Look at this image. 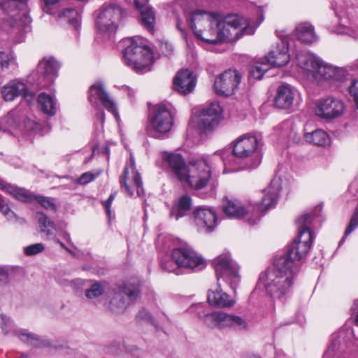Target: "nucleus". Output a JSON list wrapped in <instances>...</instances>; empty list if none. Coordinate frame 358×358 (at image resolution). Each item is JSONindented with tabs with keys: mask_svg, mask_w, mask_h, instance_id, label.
Listing matches in <instances>:
<instances>
[{
	"mask_svg": "<svg viewBox=\"0 0 358 358\" xmlns=\"http://www.w3.org/2000/svg\"><path fill=\"white\" fill-rule=\"evenodd\" d=\"M315 217V210L296 219L297 239L289 246L287 253L275 259L272 268L261 274L260 282L272 297L281 298L293 287L301 262L306 257L313 241L311 226Z\"/></svg>",
	"mask_w": 358,
	"mask_h": 358,
	"instance_id": "f257e3e1",
	"label": "nucleus"
},
{
	"mask_svg": "<svg viewBox=\"0 0 358 358\" xmlns=\"http://www.w3.org/2000/svg\"><path fill=\"white\" fill-rule=\"evenodd\" d=\"M164 159L179 180L186 182L195 189H201L208 185L215 169L213 157L193 159L188 166L180 154L166 153Z\"/></svg>",
	"mask_w": 358,
	"mask_h": 358,
	"instance_id": "f03ea898",
	"label": "nucleus"
},
{
	"mask_svg": "<svg viewBox=\"0 0 358 358\" xmlns=\"http://www.w3.org/2000/svg\"><path fill=\"white\" fill-rule=\"evenodd\" d=\"M217 280V288L215 291H210L208 295L210 304L218 307H231L235 301L230 299L227 294L222 292L221 280L226 282L236 292V287L241 281L239 266L229 254H224L217 257L213 261Z\"/></svg>",
	"mask_w": 358,
	"mask_h": 358,
	"instance_id": "7ed1b4c3",
	"label": "nucleus"
},
{
	"mask_svg": "<svg viewBox=\"0 0 358 358\" xmlns=\"http://www.w3.org/2000/svg\"><path fill=\"white\" fill-rule=\"evenodd\" d=\"M281 187L280 178L275 176L264 190L261 203L257 206L250 205L245 209L239 201L226 199L223 201V210L229 217L241 218L244 215H251L252 218H249L248 222L251 224H255L262 217V213L275 206Z\"/></svg>",
	"mask_w": 358,
	"mask_h": 358,
	"instance_id": "20e7f679",
	"label": "nucleus"
},
{
	"mask_svg": "<svg viewBox=\"0 0 358 358\" xmlns=\"http://www.w3.org/2000/svg\"><path fill=\"white\" fill-rule=\"evenodd\" d=\"M202 303L193 304L187 309L189 313H195L203 324L210 329H232L241 331L247 330L248 324L246 320L240 316L228 314L222 311L209 312Z\"/></svg>",
	"mask_w": 358,
	"mask_h": 358,
	"instance_id": "39448f33",
	"label": "nucleus"
},
{
	"mask_svg": "<svg viewBox=\"0 0 358 358\" xmlns=\"http://www.w3.org/2000/svg\"><path fill=\"white\" fill-rule=\"evenodd\" d=\"M125 49L123 59L125 64L137 73L150 70L153 55L151 49L141 38H128L123 41Z\"/></svg>",
	"mask_w": 358,
	"mask_h": 358,
	"instance_id": "423d86ee",
	"label": "nucleus"
},
{
	"mask_svg": "<svg viewBox=\"0 0 358 358\" xmlns=\"http://www.w3.org/2000/svg\"><path fill=\"white\" fill-rule=\"evenodd\" d=\"M173 261L177 265L172 266V262H162V268L168 271L179 274V268L201 270L206 266L204 259L189 246L176 248L171 252Z\"/></svg>",
	"mask_w": 358,
	"mask_h": 358,
	"instance_id": "0eeeda50",
	"label": "nucleus"
},
{
	"mask_svg": "<svg viewBox=\"0 0 358 358\" xmlns=\"http://www.w3.org/2000/svg\"><path fill=\"white\" fill-rule=\"evenodd\" d=\"M173 117L169 106L160 103L155 106L149 116L147 131L151 136L162 138L173 126Z\"/></svg>",
	"mask_w": 358,
	"mask_h": 358,
	"instance_id": "6e6552de",
	"label": "nucleus"
},
{
	"mask_svg": "<svg viewBox=\"0 0 358 358\" xmlns=\"http://www.w3.org/2000/svg\"><path fill=\"white\" fill-rule=\"evenodd\" d=\"M126 17V11L117 4L103 6L96 18V27L102 33L114 34Z\"/></svg>",
	"mask_w": 358,
	"mask_h": 358,
	"instance_id": "1a4fd4ad",
	"label": "nucleus"
},
{
	"mask_svg": "<svg viewBox=\"0 0 358 358\" xmlns=\"http://www.w3.org/2000/svg\"><path fill=\"white\" fill-rule=\"evenodd\" d=\"M258 140L255 136L245 134L238 138L234 144V155L243 159H248L246 167L256 168L261 162V157L257 152Z\"/></svg>",
	"mask_w": 358,
	"mask_h": 358,
	"instance_id": "9d476101",
	"label": "nucleus"
},
{
	"mask_svg": "<svg viewBox=\"0 0 358 358\" xmlns=\"http://www.w3.org/2000/svg\"><path fill=\"white\" fill-rule=\"evenodd\" d=\"M27 2L28 0H0V7L11 15V23L26 28L31 22L27 13Z\"/></svg>",
	"mask_w": 358,
	"mask_h": 358,
	"instance_id": "9b49d317",
	"label": "nucleus"
},
{
	"mask_svg": "<svg viewBox=\"0 0 358 358\" xmlns=\"http://www.w3.org/2000/svg\"><path fill=\"white\" fill-rule=\"evenodd\" d=\"M138 294V285L129 283L120 287L110 302V309L115 313L123 312L131 302L136 299Z\"/></svg>",
	"mask_w": 358,
	"mask_h": 358,
	"instance_id": "f8f14e48",
	"label": "nucleus"
},
{
	"mask_svg": "<svg viewBox=\"0 0 358 358\" xmlns=\"http://www.w3.org/2000/svg\"><path fill=\"white\" fill-rule=\"evenodd\" d=\"M241 75L236 70L229 69L216 77L213 88L220 96H228L234 93L241 83Z\"/></svg>",
	"mask_w": 358,
	"mask_h": 358,
	"instance_id": "ddd939ff",
	"label": "nucleus"
},
{
	"mask_svg": "<svg viewBox=\"0 0 358 358\" xmlns=\"http://www.w3.org/2000/svg\"><path fill=\"white\" fill-rule=\"evenodd\" d=\"M222 109L217 102H213L204 107L197 117L198 127L206 132L217 127L222 119Z\"/></svg>",
	"mask_w": 358,
	"mask_h": 358,
	"instance_id": "4468645a",
	"label": "nucleus"
},
{
	"mask_svg": "<svg viewBox=\"0 0 358 358\" xmlns=\"http://www.w3.org/2000/svg\"><path fill=\"white\" fill-rule=\"evenodd\" d=\"M344 111V103L333 97L319 100L315 110L317 116L324 120L338 118L343 115Z\"/></svg>",
	"mask_w": 358,
	"mask_h": 358,
	"instance_id": "2eb2a0df",
	"label": "nucleus"
},
{
	"mask_svg": "<svg viewBox=\"0 0 358 358\" xmlns=\"http://www.w3.org/2000/svg\"><path fill=\"white\" fill-rule=\"evenodd\" d=\"M59 63L52 57H44L36 68L38 85L41 88L48 87L57 76Z\"/></svg>",
	"mask_w": 358,
	"mask_h": 358,
	"instance_id": "dca6fc26",
	"label": "nucleus"
},
{
	"mask_svg": "<svg viewBox=\"0 0 358 358\" xmlns=\"http://www.w3.org/2000/svg\"><path fill=\"white\" fill-rule=\"evenodd\" d=\"M120 185L125 188L126 192L129 195H133L131 187L136 189L138 196H143L145 192L143 188L141 177L139 173L136 170L134 158L131 157V164L129 167L126 166L124 173L120 179Z\"/></svg>",
	"mask_w": 358,
	"mask_h": 358,
	"instance_id": "f3484780",
	"label": "nucleus"
},
{
	"mask_svg": "<svg viewBox=\"0 0 358 358\" xmlns=\"http://www.w3.org/2000/svg\"><path fill=\"white\" fill-rule=\"evenodd\" d=\"M189 21L192 31L198 36L208 26L219 24V15L196 10L192 12Z\"/></svg>",
	"mask_w": 358,
	"mask_h": 358,
	"instance_id": "a211bd4d",
	"label": "nucleus"
},
{
	"mask_svg": "<svg viewBox=\"0 0 358 358\" xmlns=\"http://www.w3.org/2000/svg\"><path fill=\"white\" fill-rule=\"evenodd\" d=\"M247 24L248 22L245 19L238 15H231L225 17L222 20L219 17V24H217V26L222 27L223 31L229 30V36H241L242 34H240L237 30L242 26H244L241 29L244 34H253L255 29L248 27Z\"/></svg>",
	"mask_w": 358,
	"mask_h": 358,
	"instance_id": "6ab92c4d",
	"label": "nucleus"
},
{
	"mask_svg": "<svg viewBox=\"0 0 358 358\" xmlns=\"http://www.w3.org/2000/svg\"><path fill=\"white\" fill-rule=\"evenodd\" d=\"M1 94L7 101H13L19 96H23L28 103H31L34 100V94L27 90L24 83L18 80H12L3 86Z\"/></svg>",
	"mask_w": 358,
	"mask_h": 358,
	"instance_id": "aec40b11",
	"label": "nucleus"
},
{
	"mask_svg": "<svg viewBox=\"0 0 358 358\" xmlns=\"http://www.w3.org/2000/svg\"><path fill=\"white\" fill-rule=\"evenodd\" d=\"M89 100L94 105H98V102H100L108 111L116 113L115 104L109 97L101 82H97L90 87Z\"/></svg>",
	"mask_w": 358,
	"mask_h": 358,
	"instance_id": "412c9836",
	"label": "nucleus"
},
{
	"mask_svg": "<svg viewBox=\"0 0 358 358\" xmlns=\"http://www.w3.org/2000/svg\"><path fill=\"white\" fill-rule=\"evenodd\" d=\"M59 0H43V10L45 13L56 15L58 19L67 20L69 24H71L75 29H78L80 24V15L74 9L66 8L59 10L57 13L52 11V6L56 5Z\"/></svg>",
	"mask_w": 358,
	"mask_h": 358,
	"instance_id": "4be33fe9",
	"label": "nucleus"
},
{
	"mask_svg": "<svg viewBox=\"0 0 358 358\" xmlns=\"http://www.w3.org/2000/svg\"><path fill=\"white\" fill-rule=\"evenodd\" d=\"M195 224L201 229L212 231L217 224L215 212L209 208L198 207L194 211Z\"/></svg>",
	"mask_w": 358,
	"mask_h": 358,
	"instance_id": "5701e85b",
	"label": "nucleus"
},
{
	"mask_svg": "<svg viewBox=\"0 0 358 358\" xmlns=\"http://www.w3.org/2000/svg\"><path fill=\"white\" fill-rule=\"evenodd\" d=\"M241 36H229V30L223 31L222 27L213 25L208 26L200 36H196L208 43H217L221 41H233L238 39Z\"/></svg>",
	"mask_w": 358,
	"mask_h": 358,
	"instance_id": "b1692460",
	"label": "nucleus"
},
{
	"mask_svg": "<svg viewBox=\"0 0 358 358\" xmlns=\"http://www.w3.org/2000/svg\"><path fill=\"white\" fill-rule=\"evenodd\" d=\"M22 126L26 128L27 131H31L36 128V124L30 120H27L24 121L23 125H21L16 111H11L6 116L0 119V130L3 132L13 133V130Z\"/></svg>",
	"mask_w": 358,
	"mask_h": 358,
	"instance_id": "393cba45",
	"label": "nucleus"
},
{
	"mask_svg": "<svg viewBox=\"0 0 358 358\" xmlns=\"http://www.w3.org/2000/svg\"><path fill=\"white\" fill-rule=\"evenodd\" d=\"M290 59L288 54L287 43L285 39H282L281 43L278 45L275 50H271L264 60L267 62L271 67H281L286 65Z\"/></svg>",
	"mask_w": 358,
	"mask_h": 358,
	"instance_id": "a878e982",
	"label": "nucleus"
},
{
	"mask_svg": "<svg viewBox=\"0 0 358 358\" xmlns=\"http://www.w3.org/2000/svg\"><path fill=\"white\" fill-rule=\"evenodd\" d=\"M196 85V80L192 76V72L188 69L179 71L174 80L173 87L175 90L181 94L190 93Z\"/></svg>",
	"mask_w": 358,
	"mask_h": 358,
	"instance_id": "bb28decb",
	"label": "nucleus"
},
{
	"mask_svg": "<svg viewBox=\"0 0 358 358\" xmlns=\"http://www.w3.org/2000/svg\"><path fill=\"white\" fill-rule=\"evenodd\" d=\"M296 59L298 65L305 71L308 73H319L322 62L315 55L308 52H300L296 54Z\"/></svg>",
	"mask_w": 358,
	"mask_h": 358,
	"instance_id": "cd10ccee",
	"label": "nucleus"
},
{
	"mask_svg": "<svg viewBox=\"0 0 358 358\" xmlns=\"http://www.w3.org/2000/svg\"><path fill=\"white\" fill-rule=\"evenodd\" d=\"M294 92L289 85H282L277 90L275 98L276 106L281 109L289 108L293 103Z\"/></svg>",
	"mask_w": 358,
	"mask_h": 358,
	"instance_id": "c85d7f7f",
	"label": "nucleus"
},
{
	"mask_svg": "<svg viewBox=\"0 0 358 358\" xmlns=\"http://www.w3.org/2000/svg\"><path fill=\"white\" fill-rule=\"evenodd\" d=\"M295 36L305 44H311L317 40L313 27L308 22H301L296 26Z\"/></svg>",
	"mask_w": 358,
	"mask_h": 358,
	"instance_id": "c756f323",
	"label": "nucleus"
},
{
	"mask_svg": "<svg viewBox=\"0 0 358 358\" xmlns=\"http://www.w3.org/2000/svg\"><path fill=\"white\" fill-rule=\"evenodd\" d=\"M134 3L136 8L140 12L142 24L148 31L153 32L155 23V15L152 8L147 5H141L138 0H135Z\"/></svg>",
	"mask_w": 358,
	"mask_h": 358,
	"instance_id": "7c9ffc66",
	"label": "nucleus"
},
{
	"mask_svg": "<svg viewBox=\"0 0 358 358\" xmlns=\"http://www.w3.org/2000/svg\"><path fill=\"white\" fill-rule=\"evenodd\" d=\"M192 199L189 195L185 194L180 196L173 206L170 215L176 220L187 215L192 208Z\"/></svg>",
	"mask_w": 358,
	"mask_h": 358,
	"instance_id": "2f4dec72",
	"label": "nucleus"
},
{
	"mask_svg": "<svg viewBox=\"0 0 358 358\" xmlns=\"http://www.w3.org/2000/svg\"><path fill=\"white\" fill-rule=\"evenodd\" d=\"M36 217L38 221L39 231L45 234V238H55L56 226L45 213L37 212Z\"/></svg>",
	"mask_w": 358,
	"mask_h": 358,
	"instance_id": "473e14b6",
	"label": "nucleus"
},
{
	"mask_svg": "<svg viewBox=\"0 0 358 358\" xmlns=\"http://www.w3.org/2000/svg\"><path fill=\"white\" fill-rule=\"evenodd\" d=\"M0 189L11 194L16 199L21 201L29 203L34 200V194L31 192L25 189L19 188L13 185L5 183L3 181Z\"/></svg>",
	"mask_w": 358,
	"mask_h": 358,
	"instance_id": "72a5a7b5",
	"label": "nucleus"
},
{
	"mask_svg": "<svg viewBox=\"0 0 358 358\" xmlns=\"http://www.w3.org/2000/svg\"><path fill=\"white\" fill-rule=\"evenodd\" d=\"M38 103L40 109L48 116H53L57 111V101L54 96L41 93L38 97Z\"/></svg>",
	"mask_w": 358,
	"mask_h": 358,
	"instance_id": "f704fd0d",
	"label": "nucleus"
},
{
	"mask_svg": "<svg viewBox=\"0 0 358 358\" xmlns=\"http://www.w3.org/2000/svg\"><path fill=\"white\" fill-rule=\"evenodd\" d=\"M304 138L307 142L318 146H325L329 143L328 134L320 129L310 133H305Z\"/></svg>",
	"mask_w": 358,
	"mask_h": 358,
	"instance_id": "c9c22d12",
	"label": "nucleus"
},
{
	"mask_svg": "<svg viewBox=\"0 0 358 358\" xmlns=\"http://www.w3.org/2000/svg\"><path fill=\"white\" fill-rule=\"evenodd\" d=\"M319 74L327 80H341L344 78L345 71L333 66L322 64Z\"/></svg>",
	"mask_w": 358,
	"mask_h": 358,
	"instance_id": "e433bc0d",
	"label": "nucleus"
},
{
	"mask_svg": "<svg viewBox=\"0 0 358 358\" xmlns=\"http://www.w3.org/2000/svg\"><path fill=\"white\" fill-rule=\"evenodd\" d=\"M17 335L22 341L27 343L34 347L41 348L50 345V343L48 341L41 340L36 335L29 333L25 330L17 331Z\"/></svg>",
	"mask_w": 358,
	"mask_h": 358,
	"instance_id": "4c0bfd02",
	"label": "nucleus"
},
{
	"mask_svg": "<svg viewBox=\"0 0 358 358\" xmlns=\"http://www.w3.org/2000/svg\"><path fill=\"white\" fill-rule=\"evenodd\" d=\"M339 341L337 340V336L333 335L331 342L324 352L322 358H344L341 352H338Z\"/></svg>",
	"mask_w": 358,
	"mask_h": 358,
	"instance_id": "58836bf2",
	"label": "nucleus"
},
{
	"mask_svg": "<svg viewBox=\"0 0 358 358\" xmlns=\"http://www.w3.org/2000/svg\"><path fill=\"white\" fill-rule=\"evenodd\" d=\"M271 67V65L263 58L261 62H257L252 67L250 71L251 76L255 79H261Z\"/></svg>",
	"mask_w": 358,
	"mask_h": 358,
	"instance_id": "ea45409f",
	"label": "nucleus"
},
{
	"mask_svg": "<svg viewBox=\"0 0 358 358\" xmlns=\"http://www.w3.org/2000/svg\"><path fill=\"white\" fill-rule=\"evenodd\" d=\"M34 200H36L42 207L52 212H56L57 210V207L53 199L50 197L34 194Z\"/></svg>",
	"mask_w": 358,
	"mask_h": 358,
	"instance_id": "a19ab883",
	"label": "nucleus"
},
{
	"mask_svg": "<svg viewBox=\"0 0 358 358\" xmlns=\"http://www.w3.org/2000/svg\"><path fill=\"white\" fill-rule=\"evenodd\" d=\"M103 292V287L101 284L95 283L85 291V296L89 299H93L101 296Z\"/></svg>",
	"mask_w": 358,
	"mask_h": 358,
	"instance_id": "79ce46f5",
	"label": "nucleus"
},
{
	"mask_svg": "<svg viewBox=\"0 0 358 358\" xmlns=\"http://www.w3.org/2000/svg\"><path fill=\"white\" fill-rule=\"evenodd\" d=\"M0 64L2 69H8L10 66H16L14 57L5 52H0Z\"/></svg>",
	"mask_w": 358,
	"mask_h": 358,
	"instance_id": "37998d69",
	"label": "nucleus"
},
{
	"mask_svg": "<svg viewBox=\"0 0 358 358\" xmlns=\"http://www.w3.org/2000/svg\"><path fill=\"white\" fill-rule=\"evenodd\" d=\"M45 250L43 243H35L24 248V252L28 256H32L42 252Z\"/></svg>",
	"mask_w": 358,
	"mask_h": 358,
	"instance_id": "c03bdc74",
	"label": "nucleus"
},
{
	"mask_svg": "<svg viewBox=\"0 0 358 358\" xmlns=\"http://www.w3.org/2000/svg\"><path fill=\"white\" fill-rule=\"evenodd\" d=\"M101 173V171L94 173L92 172L88 171L83 173L80 178L78 179V182L81 185H86L92 181H93L95 178H96Z\"/></svg>",
	"mask_w": 358,
	"mask_h": 358,
	"instance_id": "a18cd8bd",
	"label": "nucleus"
},
{
	"mask_svg": "<svg viewBox=\"0 0 358 358\" xmlns=\"http://www.w3.org/2000/svg\"><path fill=\"white\" fill-rule=\"evenodd\" d=\"M0 211L8 218V220H13L15 217V213L11 210L8 203L0 197Z\"/></svg>",
	"mask_w": 358,
	"mask_h": 358,
	"instance_id": "49530a36",
	"label": "nucleus"
},
{
	"mask_svg": "<svg viewBox=\"0 0 358 358\" xmlns=\"http://www.w3.org/2000/svg\"><path fill=\"white\" fill-rule=\"evenodd\" d=\"M357 81L352 80L350 85L348 87V92L352 97L356 109L358 110V89L356 86Z\"/></svg>",
	"mask_w": 358,
	"mask_h": 358,
	"instance_id": "de8ad7c7",
	"label": "nucleus"
},
{
	"mask_svg": "<svg viewBox=\"0 0 358 358\" xmlns=\"http://www.w3.org/2000/svg\"><path fill=\"white\" fill-rule=\"evenodd\" d=\"M358 226V210H356L355 213L350 219V223L348 225L345 231V236H348Z\"/></svg>",
	"mask_w": 358,
	"mask_h": 358,
	"instance_id": "09e8293b",
	"label": "nucleus"
},
{
	"mask_svg": "<svg viewBox=\"0 0 358 358\" xmlns=\"http://www.w3.org/2000/svg\"><path fill=\"white\" fill-rule=\"evenodd\" d=\"M115 194H116L115 192L111 194L110 195V196L108 197V199L106 201L103 202V205L106 209V213L109 217L111 215L110 206H111L113 201L114 200V199L115 197Z\"/></svg>",
	"mask_w": 358,
	"mask_h": 358,
	"instance_id": "8fccbe9b",
	"label": "nucleus"
},
{
	"mask_svg": "<svg viewBox=\"0 0 358 358\" xmlns=\"http://www.w3.org/2000/svg\"><path fill=\"white\" fill-rule=\"evenodd\" d=\"M8 272L5 267L0 266V282L6 284L8 282Z\"/></svg>",
	"mask_w": 358,
	"mask_h": 358,
	"instance_id": "3c124183",
	"label": "nucleus"
},
{
	"mask_svg": "<svg viewBox=\"0 0 358 358\" xmlns=\"http://www.w3.org/2000/svg\"><path fill=\"white\" fill-rule=\"evenodd\" d=\"M336 32L338 34H347V35L351 36L354 38H356L357 36V34H355L350 28H348V27L340 28L338 31H336Z\"/></svg>",
	"mask_w": 358,
	"mask_h": 358,
	"instance_id": "603ef678",
	"label": "nucleus"
},
{
	"mask_svg": "<svg viewBox=\"0 0 358 358\" xmlns=\"http://www.w3.org/2000/svg\"><path fill=\"white\" fill-rule=\"evenodd\" d=\"M10 320L9 318L6 317L5 316L0 315V327L3 328V327H8L10 325Z\"/></svg>",
	"mask_w": 358,
	"mask_h": 358,
	"instance_id": "864d4df0",
	"label": "nucleus"
},
{
	"mask_svg": "<svg viewBox=\"0 0 358 358\" xmlns=\"http://www.w3.org/2000/svg\"><path fill=\"white\" fill-rule=\"evenodd\" d=\"M139 317L144 318L145 320L151 319V315H150V313L145 310H143L139 313Z\"/></svg>",
	"mask_w": 358,
	"mask_h": 358,
	"instance_id": "5fc2aeb1",
	"label": "nucleus"
},
{
	"mask_svg": "<svg viewBox=\"0 0 358 358\" xmlns=\"http://www.w3.org/2000/svg\"><path fill=\"white\" fill-rule=\"evenodd\" d=\"M97 116L99 117L101 123L103 124L104 122V120H105V114H104V112L103 110H101L99 111L98 113H97Z\"/></svg>",
	"mask_w": 358,
	"mask_h": 358,
	"instance_id": "6e6d98bb",
	"label": "nucleus"
},
{
	"mask_svg": "<svg viewBox=\"0 0 358 358\" xmlns=\"http://www.w3.org/2000/svg\"><path fill=\"white\" fill-rule=\"evenodd\" d=\"M164 48H166V49H167V50H168V52H168V54H169V55H171V54L172 53V52H173V48H172V46H171V45H169V44H168V43H165V44L164 45Z\"/></svg>",
	"mask_w": 358,
	"mask_h": 358,
	"instance_id": "4d7b16f0",
	"label": "nucleus"
},
{
	"mask_svg": "<svg viewBox=\"0 0 358 358\" xmlns=\"http://www.w3.org/2000/svg\"><path fill=\"white\" fill-rule=\"evenodd\" d=\"M55 238V241L57 243H58L62 248L65 249V250H68L67 248L65 246V245L61 242L59 239H57L56 237L54 238Z\"/></svg>",
	"mask_w": 358,
	"mask_h": 358,
	"instance_id": "13d9d810",
	"label": "nucleus"
},
{
	"mask_svg": "<svg viewBox=\"0 0 358 358\" xmlns=\"http://www.w3.org/2000/svg\"><path fill=\"white\" fill-rule=\"evenodd\" d=\"M176 25H177L178 29H179L182 33H183V32H184V30H183V29H182V27H181V23H180V22L178 20H177V24H176Z\"/></svg>",
	"mask_w": 358,
	"mask_h": 358,
	"instance_id": "bf43d9fd",
	"label": "nucleus"
},
{
	"mask_svg": "<svg viewBox=\"0 0 358 358\" xmlns=\"http://www.w3.org/2000/svg\"><path fill=\"white\" fill-rule=\"evenodd\" d=\"M64 237H65L66 239H69V238H70V236H69V234H66V233L64 234Z\"/></svg>",
	"mask_w": 358,
	"mask_h": 358,
	"instance_id": "052dcab7",
	"label": "nucleus"
},
{
	"mask_svg": "<svg viewBox=\"0 0 358 358\" xmlns=\"http://www.w3.org/2000/svg\"><path fill=\"white\" fill-rule=\"evenodd\" d=\"M18 358H28L27 355H22V356H20V357Z\"/></svg>",
	"mask_w": 358,
	"mask_h": 358,
	"instance_id": "680f3d73",
	"label": "nucleus"
},
{
	"mask_svg": "<svg viewBox=\"0 0 358 358\" xmlns=\"http://www.w3.org/2000/svg\"><path fill=\"white\" fill-rule=\"evenodd\" d=\"M2 182H3V180L0 179V187H1Z\"/></svg>",
	"mask_w": 358,
	"mask_h": 358,
	"instance_id": "e2e57ef3",
	"label": "nucleus"
},
{
	"mask_svg": "<svg viewBox=\"0 0 358 358\" xmlns=\"http://www.w3.org/2000/svg\"><path fill=\"white\" fill-rule=\"evenodd\" d=\"M320 208H317L315 210H318V211H320Z\"/></svg>",
	"mask_w": 358,
	"mask_h": 358,
	"instance_id": "0e129e2a",
	"label": "nucleus"
},
{
	"mask_svg": "<svg viewBox=\"0 0 358 358\" xmlns=\"http://www.w3.org/2000/svg\"><path fill=\"white\" fill-rule=\"evenodd\" d=\"M254 358H260V357H254Z\"/></svg>",
	"mask_w": 358,
	"mask_h": 358,
	"instance_id": "69168bd1",
	"label": "nucleus"
}]
</instances>
